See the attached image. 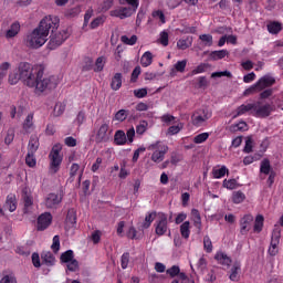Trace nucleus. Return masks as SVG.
<instances>
[{
    "label": "nucleus",
    "mask_w": 283,
    "mask_h": 283,
    "mask_svg": "<svg viewBox=\"0 0 283 283\" xmlns=\"http://www.w3.org/2000/svg\"><path fill=\"white\" fill-rule=\"evenodd\" d=\"M18 72L24 85L34 88L40 94H43L46 90H56L59 87V77L54 75L45 76L43 66H32L28 62H20Z\"/></svg>",
    "instance_id": "obj_1"
},
{
    "label": "nucleus",
    "mask_w": 283,
    "mask_h": 283,
    "mask_svg": "<svg viewBox=\"0 0 283 283\" xmlns=\"http://www.w3.org/2000/svg\"><path fill=\"white\" fill-rule=\"evenodd\" d=\"M61 24V19L56 15H46L44 17L38 28H35L25 39L27 48L31 50H39L43 48L48 42V36H50V30H59Z\"/></svg>",
    "instance_id": "obj_2"
},
{
    "label": "nucleus",
    "mask_w": 283,
    "mask_h": 283,
    "mask_svg": "<svg viewBox=\"0 0 283 283\" xmlns=\"http://www.w3.org/2000/svg\"><path fill=\"white\" fill-rule=\"evenodd\" d=\"M274 109L273 105L269 103L264 105H262V102L244 103L237 107L233 118L247 115L255 116V118H269V116L273 114Z\"/></svg>",
    "instance_id": "obj_3"
},
{
    "label": "nucleus",
    "mask_w": 283,
    "mask_h": 283,
    "mask_svg": "<svg viewBox=\"0 0 283 283\" xmlns=\"http://www.w3.org/2000/svg\"><path fill=\"white\" fill-rule=\"evenodd\" d=\"M63 148L60 146V144H55L50 154H49V171L50 174H59L61 171V165H63V155H61V150Z\"/></svg>",
    "instance_id": "obj_4"
},
{
    "label": "nucleus",
    "mask_w": 283,
    "mask_h": 283,
    "mask_svg": "<svg viewBox=\"0 0 283 283\" xmlns=\"http://www.w3.org/2000/svg\"><path fill=\"white\" fill-rule=\"evenodd\" d=\"M148 151H153L150 160L156 163V165H159V163L165 160V156H167V153L169 151V146L158 140L148 146Z\"/></svg>",
    "instance_id": "obj_5"
},
{
    "label": "nucleus",
    "mask_w": 283,
    "mask_h": 283,
    "mask_svg": "<svg viewBox=\"0 0 283 283\" xmlns=\"http://www.w3.org/2000/svg\"><path fill=\"white\" fill-rule=\"evenodd\" d=\"M56 30L57 29H50L51 35L48 43L49 50H56V48H60V45H63V43L70 39V30L64 29L59 32H56Z\"/></svg>",
    "instance_id": "obj_6"
},
{
    "label": "nucleus",
    "mask_w": 283,
    "mask_h": 283,
    "mask_svg": "<svg viewBox=\"0 0 283 283\" xmlns=\"http://www.w3.org/2000/svg\"><path fill=\"white\" fill-rule=\"evenodd\" d=\"M272 85H275V77H272L270 75H264L254 85L247 88L243 92V95L251 96V94H256V92H262V90H266V87H272Z\"/></svg>",
    "instance_id": "obj_7"
},
{
    "label": "nucleus",
    "mask_w": 283,
    "mask_h": 283,
    "mask_svg": "<svg viewBox=\"0 0 283 283\" xmlns=\"http://www.w3.org/2000/svg\"><path fill=\"white\" fill-rule=\"evenodd\" d=\"M213 116V112L210 108L203 107L193 112L191 116V123L195 127H202L209 118Z\"/></svg>",
    "instance_id": "obj_8"
},
{
    "label": "nucleus",
    "mask_w": 283,
    "mask_h": 283,
    "mask_svg": "<svg viewBox=\"0 0 283 283\" xmlns=\"http://www.w3.org/2000/svg\"><path fill=\"white\" fill-rule=\"evenodd\" d=\"M169 231V222L167 220V214L166 213H159L158 218L155 222V233L156 235H165Z\"/></svg>",
    "instance_id": "obj_9"
},
{
    "label": "nucleus",
    "mask_w": 283,
    "mask_h": 283,
    "mask_svg": "<svg viewBox=\"0 0 283 283\" xmlns=\"http://www.w3.org/2000/svg\"><path fill=\"white\" fill-rule=\"evenodd\" d=\"M63 202V193L51 192L45 198L46 209H56Z\"/></svg>",
    "instance_id": "obj_10"
},
{
    "label": "nucleus",
    "mask_w": 283,
    "mask_h": 283,
    "mask_svg": "<svg viewBox=\"0 0 283 283\" xmlns=\"http://www.w3.org/2000/svg\"><path fill=\"white\" fill-rule=\"evenodd\" d=\"M52 213L50 212H44L38 217V222H36V230L38 231H45L52 224Z\"/></svg>",
    "instance_id": "obj_11"
},
{
    "label": "nucleus",
    "mask_w": 283,
    "mask_h": 283,
    "mask_svg": "<svg viewBox=\"0 0 283 283\" xmlns=\"http://www.w3.org/2000/svg\"><path fill=\"white\" fill-rule=\"evenodd\" d=\"M109 124L105 123L102 124L97 130V134L95 136L96 143H109Z\"/></svg>",
    "instance_id": "obj_12"
},
{
    "label": "nucleus",
    "mask_w": 283,
    "mask_h": 283,
    "mask_svg": "<svg viewBox=\"0 0 283 283\" xmlns=\"http://www.w3.org/2000/svg\"><path fill=\"white\" fill-rule=\"evenodd\" d=\"M253 223V216L245 214L240 219V233L247 235L251 231V224Z\"/></svg>",
    "instance_id": "obj_13"
},
{
    "label": "nucleus",
    "mask_w": 283,
    "mask_h": 283,
    "mask_svg": "<svg viewBox=\"0 0 283 283\" xmlns=\"http://www.w3.org/2000/svg\"><path fill=\"white\" fill-rule=\"evenodd\" d=\"M134 11L132 8L128 7H122L119 9H115L111 11V17H116L117 19H127L134 14Z\"/></svg>",
    "instance_id": "obj_14"
},
{
    "label": "nucleus",
    "mask_w": 283,
    "mask_h": 283,
    "mask_svg": "<svg viewBox=\"0 0 283 283\" xmlns=\"http://www.w3.org/2000/svg\"><path fill=\"white\" fill-rule=\"evenodd\" d=\"M19 32H21V23H19V21H15L10 25L9 30H7L6 39H14V36L19 34Z\"/></svg>",
    "instance_id": "obj_15"
},
{
    "label": "nucleus",
    "mask_w": 283,
    "mask_h": 283,
    "mask_svg": "<svg viewBox=\"0 0 283 283\" xmlns=\"http://www.w3.org/2000/svg\"><path fill=\"white\" fill-rule=\"evenodd\" d=\"M214 260L218 262V264H221L222 266H231L232 261L224 252H217L214 255Z\"/></svg>",
    "instance_id": "obj_16"
},
{
    "label": "nucleus",
    "mask_w": 283,
    "mask_h": 283,
    "mask_svg": "<svg viewBox=\"0 0 283 283\" xmlns=\"http://www.w3.org/2000/svg\"><path fill=\"white\" fill-rule=\"evenodd\" d=\"M123 87V74L122 73H115V75L112 78L111 82V88L114 92H118V90Z\"/></svg>",
    "instance_id": "obj_17"
},
{
    "label": "nucleus",
    "mask_w": 283,
    "mask_h": 283,
    "mask_svg": "<svg viewBox=\"0 0 283 283\" xmlns=\"http://www.w3.org/2000/svg\"><path fill=\"white\" fill-rule=\"evenodd\" d=\"M34 127V113H30L23 124H22V128L27 134H30V132L32 130V128Z\"/></svg>",
    "instance_id": "obj_18"
},
{
    "label": "nucleus",
    "mask_w": 283,
    "mask_h": 283,
    "mask_svg": "<svg viewBox=\"0 0 283 283\" xmlns=\"http://www.w3.org/2000/svg\"><path fill=\"white\" fill-rule=\"evenodd\" d=\"M266 28L270 34H280L281 30H283V24L277 21H270Z\"/></svg>",
    "instance_id": "obj_19"
},
{
    "label": "nucleus",
    "mask_w": 283,
    "mask_h": 283,
    "mask_svg": "<svg viewBox=\"0 0 283 283\" xmlns=\"http://www.w3.org/2000/svg\"><path fill=\"white\" fill-rule=\"evenodd\" d=\"M114 143L115 145L123 146L127 144V135L125 134V130H116L114 135Z\"/></svg>",
    "instance_id": "obj_20"
},
{
    "label": "nucleus",
    "mask_w": 283,
    "mask_h": 283,
    "mask_svg": "<svg viewBox=\"0 0 283 283\" xmlns=\"http://www.w3.org/2000/svg\"><path fill=\"white\" fill-rule=\"evenodd\" d=\"M39 137L36 136H31L28 145V153L29 154H36L39 150Z\"/></svg>",
    "instance_id": "obj_21"
},
{
    "label": "nucleus",
    "mask_w": 283,
    "mask_h": 283,
    "mask_svg": "<svg viewBox=\"0 0 283 283\" xmlns=\"http://www.w3.org/2000/svg\"><path fill=\"white\" fill-rule=\"evenodd\" d=\"M4 207L12 213L17 211V197L14 195H8Z\"/></svg>",
    "instance_id": "obj_22"
},
{
    "label": "nucleus",
    "mask_w": 283,
    "mask_h": 283,
    "mask_svg": "<svg viewBox=\"0 0 283 283\" xmlns=\"http://www.w3.org/2000/svg\"><path fill=\"white\" fill-rule=\"evenodd\" d=\"M151 63H154V55L151 54V52L146 51L140 59V65L142 67H149V65H151Z\"/></svg>",
    "instance_id": "obj_23"
},
{
    "label": "nucleus",
    "mask_w": 283,
    "mask_h": 283,
    "mask_svg": "<svg viewBox=\"0 0 283 283\" xmlns=\"http://www.w3.org/2000/svg\"><path fill=\"white\" fill-rule=\"evenodd\" d=\"M262 229H264V216L258 214L254 220L253 231L254 233H262Z\"/></svg>",
    "instance_id": "obj_24"
},
{
    "label": "nucleus",
    "mask_w": 283,
    "mask_h": 283,
    "mask_svg": "<svg viewBox=\"0 0 283 283\" xmlns=\"http://www.w3.org/2000/svg\"><path fill=\"white\" fill-rule=\"evenodd\" d=\"M42 262L46 264V266H54V262H56V258H54V254L52 252H43L41 254Z\"/></svg>",
    "instance_id": "obj_25"
},
{
    "label": "nucleus",
    "mask_w": 283,
    "mask_h": 283,
    "mask_svg": "<svg viewBox=\"0 0 283 283\" xmlns=\"http://www.w3.org/2000/svg\"><path fill=\"white\" fill-rule=\"evenodd\" d=\"M191 213L193 216V224L198 231H202V218L200 217V211L198 209H192Z\"/></svg>",
    "instance_id": "obj_26"
},
{
    "label": "nucleus",
    "mask_w": 283,
    "mask_h": 283,
    "mask_svg": "<svg viewBox=\"0 0 283 283\" xmlns=\"http://www.w3.org/2000/svg\"><path fill=\"white\" fill-rule=\"evenodd\" d=\"M191 223L189 221H185L181 226H180V234L182 238H185V240H189V235H191Z\"/></svg>",
    "instance_id": "obj_27"
},
{
    "label": "nucleus",
    "mask_w": 283,
    "mask_h": 283,
    "mask_svg": "<svg viewBox=\"0 0 283 283\" xmlns=\"http://www.w3.org/2000/svg\"><path fill=\"white\" fill-rule=\"evenodd\" d=\"M273 169L271 168V160L268 158L263 159L260 165V172L264 174V176H269Z\"/></svg>",
    "instance_id": "obj_28"
},
{
    "label": "nucleus",
    "mask_w": 283,
    "mask_h": 283,
    "mask_svg": "<svg viewBox=\"0 0 283 283\" xmlns=\"http://www.w3.org/2000/svg\"><path fill=\"white\" fill-rule=\"evenodd\" d=\"M10 62H3L0 64V85H3V81L6 80V76H8V70H10Z\"/></svg>",
    "instance_id": "obj_29"
},
{
    "label": "nucleus",
    "mask_w": 283,
    "mask_h": 283,
    "mask_svg": "<svg viewBox=\"0 0 283 283\" xmlns=\"http://www.w3.org/2000/svg\"><path fill=\"white\" fill-rule=\"evenodd\" d=\"M227 174H229V169L227 168V166H222L219 169H216V168L212 169V176L217 180H220V178H224V176H227Z\"/></svg>",
    "instance_id": "obj_30"
},
{
    "label": "nucleus",
    "mask_w": 283,
    "mask_h": 283,
    "mask_svg": "<svg viewBox=\"0 0 283 283\" xmlns=\"http://www.w3.org/2000/svg\"><path fill=\"white\" fill-rule=\"evenodd\" d=\"M156 220V211L148 212L145 217V221L143 222V229H149L151 227V222Z\"/></svg>",
    "instance_id": "obj_31"
},
{
    "label": "nucleus",
    "mask_w": 283,
    "mask_h": 283,
    "mask_svg": "<svg viewBox=\"0 0 283 283\" xmlns=\"http://www.w3.org/2000/svg\"><path fill=\"white\" fill-rule=\"evenodd\" d=\"M243 200H247V195H244V192L238 190L232 193L233 205H242Z\"/></svg>",
    "instance_id": "obj_32"
},
{
    "label": "nucleus",
    "mask_w": 283,
    "mask_h": 283,
    "mask_svg": "<svg viewBox=\"0 0 283 283\" xmlns=\"http://www.w3.org/2000/svg\"><path fill=\"white\" fill-rule=\"evenodd\" d=\"M60 260L63 264H67V262H72V260H74V251L67 250L63 252L60 256Z\"/></svg>",
    "instance_id": "obj_33"
},
{
    "label": "nucleus",
    "mask_w": 283,
    "mask_h": 283,
    "mask_svg": "<svg viewBox=\"0 0 283 283\" xmlns=\"http://www.w3.org/2000/svg\"><path fill=\"white\" fill-rule=\"evenodd\" d=\"M65 103H62V102H57L54 106V109H53V116H63V114L65 113Z\"/></svg>",
    "instance_id": "obj_34"
},
{
    "label": "nucleus",
    "mask_w": 283,
    "mask_h": 283,
    "mask_svg": "<svg viewBox=\"0 0 283 283\" xmlns=\"http://www.w3.org/2000/svg\"><path fill=\"white\" fill-rule=\"evenodd\" d=\"M80 14H81V7L78 6L67 9L64 12V17H67L69 19H74V17H78Z\"/></svg>",
    "instance_id": "obj_35"
},
{
    "label": "nucleus",
    "mask_w": 283,
    "mask_h": 283,
    "mask_svg": "<svg viewBox=\"0 0 283 283\" xmlns=\"http://www.w3.org/2000/svg\"><path fill=\"white\" fill-rule=\"evenodd\" d=\"M281 238H282V229H280V227L275 226L272 231L271 242L280 244Z\"/></svg>",
    "instance_id": "obj_36"
},
{
    "label": "nucleus",
    "mask_w": 283,
    "mask_h": 283,
    "mask_svg": "<svg viewBox=\"0 0 283 283\" xmlns=\"http://www.w3.org/2000/svg\"><path fill=\"white\" fill-rule=\"evenodd\" d=\"M8 81H9V85H17V83L21 81V75L19 71H12L9 74Z\"/></svg>",
    "instance_id": "obj_37"
},
{
    "label": "nucleus",
    "mask_w": 283,
    "mask_h": 283,
    "mask_svg": "<svg viewBox=\"0 0 283 283\" xmlns=\"http://www.w3.org/2000/svg\"><path fill=\"white\" fill-rule=\"evenodd\" d=\"M238 271H240V266H238V263H234L229 271V280H231V282H238Z\"/></svg>",
    "instance_id": "obj_38"
},
{
    "label": "nucleus",
    "mask_w": 283,
    "mask_h": 283,
    "mask_svg": "<svg viewBox=\"0 0 283 283\" xmlns=\"http://www.w3.org/2000/svg\"><path fill=\"white\" fill-rule=\"evenodd\" d=\"M127 116H129V111L127 109H119L114 117V120H118V123H124L127 120Z\"/></svg>",
    "instance_id": "obj_39"
},
{
    "label": "nucleus",
    "mask_w": 283,
    "mask_h": 283,
    "mask_svg": "<svg viewBox=\"0 0 283 283\" xmlns=\"http://www.w3.org/2000/svg\"><path fill=\"white\" fill-rule=\"evenodd\" d=\"M227 54H229V51L220 50V51H212L210 53V56L213 61H220V60L224 59V56H227Z\"/></svg>",
    "instance_id": "obj_40"
},
{
    "label": "nucleus",
    "mask_w": 283,
    "mask_h": 283,
    "mask_svg": "<svg viewBox=\"0 0 283 283\" xmlns=\"http://www.w3.org/2000/svg\"><path fill=\"white\" fill-rule=\"evenodd\" d=\"M120 41L122 43H124L125 45H136L137 41H138V36L137 35H132L130 38L127 35H122L120 36Z\"/></svg>",
    "instance_id": "obj_41"
},
{
    "label": "nucleus",
    "mask_w": 283,
    "mask_h": 283,
    "mask_svg": "<svg viewBox=\"0 0 283 283\" xmlns=\"http://www.w3.org/2000/svg\"><path fill=\"white\" fill-rule=\"evenodd\" d=\"M209 69V64L207 63H201L199 64L196 69L191 71V76H196V74H205L207 70Z\"/></svg>",
    "instance_id": "obj_42"
},
{
    "label": "nucleus",
    "mask_w": 283,
    "mask_h": 283,
    "mask_svg": "<svg viewBox=\"0 0 283 283\" xmlns=\"http://www.w3.org/2000/svg\"><path fill=\"white\" fill-rule=\"evenodd\" d=\"M80 170H81V166L78 164H72L70 168V178H69L71 182H74V178H76Z\"/></svg>",
    "instance_id": "obj_43"
},
{
    "label": "nucleus",
    "mask_w": 283,
    "mask_h": 283,
    "mask_svg": "<svg viewBox=\"0 0 283 283\" xmlns=\"http://www.w3.org/2000/svg\"><path fill=\"white\" fill-rule=\"evenodd\" d=\"M105 67V57L104 56H99L96 59L95 61V66H94V72H103Z\"/></svg>",
    "instance_id": "obj_44"
},
{
    "label": "nucleus",
    "mask_w": 283,
    "mask_h": 283,
    "mask_svg": "<svg viewBox=\"0 0 283 283\" xmlns=\"http://www.w3.org/2000/svg\"><path fill=\"white\" fill-rule=\"evenodd\" d=\"M203 249L206 253H211L213 251V243L211 242V238H209V235L203 237Z\"/></svg>",
    "instance_id": "obj_45"
},
{
    "label": "nucleus",
    "mask_w": 283,
    "mask_h": 283,
    "mask_svg": "<svg viewBox=\"0 0 283 283\" xmlns=\"http://www.w3.org/2000/svg\"><path fill=\"white\" fill-rule=\"evenodd\" d=\"M209 139V133H201L193 138V143L196 145H202V143H206V140Z\"/></svg>",
    "instance_id": "obj_46"
},
{
    "label": "nucleus",
    "mask_w": 283,
    "mask_h": 283,
    "mask_svg": "<svg viewBox=\"0 0 283 283\" xmlns=\"http://www.w3.org/2000/svg\"><path fill=\"white\" fill-rule=\"evenodd\" d=\"M23 198V202H24V213H28V209H30V207H32V205H34V202L32 201V197L30 195H28L27 192L22 196Z\"/></svg>",
    "instance_id": "obj_47"
},
{
    "label": "nucleus",
    "mask_w": 283,
    "mask_h": 283,
    "mask_svg": "<svg viewBox=\"0 0 283 283\" xmlns=\"http://www.w3.org/2000/svg\"><path fill=\"white\" fill-rule=\"evenodd\" d=\"M53 253H59L61 251V238L59 235L53 237V243L51 245Z\"/></svg>",
    "instance_id": "obj_48"
},
{
    "label": "nucleus",
    "mask_w": 283,
    "mask_h": 283,
    "mask_svg": "<svg viewBox=\"0 0 283 283\" xmlns=\"http://www.w3.org/2000/svg\"><path fill=\"white\" fill-rule=\"evenodd\" d=\"M125 1L128 6H130L133 12H136V10H138V6H140L138 0H119L120 6H125Z\"/></svg>",
    "instance_id": "obj_49"
},
{
    "label": "nucleus",
    "mask_w": 283,
    "mask_h": 283,
    "mask_svg": "<svg viewBox=\"0 0 283 283\" xmlns=\"http://www.w3.org/2000/svg\"><path fill=\"white\" fill-rule=\"evenodd\" d=\"M113 6H114V0H104L101 3L99 12H107L108 10H112Z\"/></svg>",
    "instance_id": "obj_50"
},
{
    "label": "nucleus",
    "mask_w": 283,
    "mask_h": 283,
    "mask_svg": "<svg viewBox=\"0 0 283 283\" xmlns=\"http://www.w3.org/2000/svg\"><path fill=\"white\" fill-rule=\"evenodd\" d=\"M148 123L147 120H143L140 122L137 126H136V134H138L139 136H143V134H145L147 132V127H148Z\"/></svg>",
    "instance_id": "obj_51"
},
{
    "label": "nucleus",
    "mask_w": 283,
    "mask_h": 283,
    "mask_svg": "<svg viewBox=\"0 0 283 283\" xmlns=\"http://www.w3.org/2000/svg\"><path fill=\"white\" fill-rule=\"evenodd\" d=\"M25 163L28 167H36V157H34V153L27 154Z\"/></svg>",
    "instance_id": "obj_52"
},
{
    "label": "nucleus",
    "mask_w": 283,
    "mask_h": 283,
    "mask_svg": "<svg viewBox=\"0 0 283 283\" xmlns=\"http://www.w3.org/2000/svg\"><path fill=\"white\" fill-rule=\"evenodd\" d=\"M67 271H71V273H76V270L78 269V261L76 259H73L72 261L66 263Z\"/></svg>",
    "instance_id": "obj_53"
},
{
    "label": "nucleus",
    "mask_w": 283,
    "mask_h": 283,
    "mask_svg": "<svg viewBox=\"0 0 283 283\" xmlns=\"http://www.w3.org/2000/svg\"><path fill=\"white\" fill-rule=\"evenodd\" d=\"M200 41H202L203 43H208L207 46L211 48V45H213V35L211 34H201L199 36Z\"/></svg>",
    "instance_id": "obj_54"
},
{
    "label": "nucleus",
    "mask_w": 283,
    "mask_h": 283,
    "mask_svg": "<svg viewBox=\"0 0 283 283\" xmlns=\"http://www.w3.org/2000/svg\"><path fill=\"white\" fill-rule=\"evenodd\" d=\"M223 187L226 189L233 190V189H235V187H238V181L235 179H229V180L224 179Z\"/></svg>",
    "instance_id": "obj_55"
},
{
    "label": "nucleus",
    "mask_w": 283,
    "mask_h": 283,
    "mask_svg": "<svg viewBox=\"0 0 283 283\" xmlns=\"http://www.w3.org/2000/svg\"><path fill=\"white\" fill-rule=\"evenodd\" d=\"M159 43L164 45V48H167V45H169V33H167V31H163L160 33Z\"/></svg>",
    "instance_id": "obj_56"
},
{
    "label": "nucleus",
    "mask_w": 283,
    "mask_h": 283,
    "mask_svg": "<svg viewBox=\"0 0 283 283\" xmlns=\"http://www.w3.org/2000/svg\"><path fill=\"white\" fill-rule=\"evenodd\" d=\"M197 269L200 271V273H203L207 270V259L205 256H201L197 262Z\"/></svg>",
    "instance_id": "obj_57"
},
{
    "label": "nucleus",
    "mask_w": 283,
    "mask_h": 283,
    "mask_svg": "<svg viewBox=\"0 0 283 283\" xmlns=\"http://www.w3.org/2000/svg\"><path fill=\"white\" fill-rule=\"evenodd\" d=\"M176 72H180L182 74V72H185L186 67H187V60H182V61H178L175 65H174Z\"/></svg>",
    "instance_id": "obj_58"
},
{
    "label": "nucleus",
    "mask_w": 283,
    "mask_h": 283,
    "mask_svg": "<svg viewBox=\"0 0 283 283\" xmlns=\"http://www.w3.org/2000/svg\"><path fill=\"white\" fill-rule=\"evenodd\" d=\"M191 43H189V40L180 39L177 42L178 50H187L189 49Z\"/></svg>",
    "instance_id": "obj_59"
},
{
    "label": "nucleus",
    "mask_w": 283,
    "mask_h": 283,
    "mask_svg": "<svg viewBox=\"0 0 283 283\" xmlns=\"http://www.w3.org/2000/svg\"><path fill=\"white\" fill-rule=\"evenodd\" d=\"M153 17H154V19H159L160 23H166L167 22V20L165 18V13L163 12V10L154 11Z\"/></svg>",
    "instance_id": "obj_60"
},
{
    "label": "nucleus",
    "mask_w": 283,
    "mask_h": 283,
    "mask_svg": "<svg viewBox=\"0 0 283 283\" xmlns=\"http://www.w3.org/2000/svg\"><path fill=\"white\" fill-rule=\"evenodd\" d=\"M120 265L122 269H127V266L129 265V252H126L122 255Z\"/></svg>",
    "instance_id": "obj_61"
},
{
    "label": "nucleus",
    "mask_w": 283,
    "mask_h": 283,
    "mask_svg": "<svg viewBox=\"0 0 283 283\" xmlns=\"http://www.w3.org/2000/svg\"><path fill=\"white\" fill-rule=\"evenodd\" d=\"M0 283H17V276L7 274L0 280Z\"/></svg>",
    "instance_id": "obj_62"
},
{
    "label": "nucleus",
    "mask_w": 283,
    "mask_h": 283,
    "mask_svg": "<svg viewBox=\"0 0 283 283\" xmlns=\"http://www.w3.org/2000/svg\"><path fill=\"white\" fill-rule=\"evenodd\" d=\"M280 245V243H273V242H271L270 243V248H269V250H268V253L270 254V255H272V256H275V254L276 253H279V247Z\"/></svg>",
    "instance_id": "obj_63"
},
{
    "label": "nucleus",
    "mask_w": 283,
    "mask_h": 283,
    "mask_svg": "<svg viewBox=\"0 0 283 283\" xmlns=\"http://www.w3.org/2000/svg\"><path fill=\"white\" fill-rule=\"evenodd\" d=\"M134 96L136 98H145L147 96V88H139L134 91Z\"/></svg>",
    "instance_id": "obj_64"
}]
</instances>
